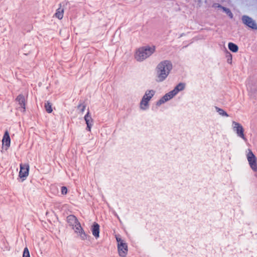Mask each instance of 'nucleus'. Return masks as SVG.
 I'll use <instances>...</instances> for the list:
<instances>
[{
  "mask_svg": "<svg viewBox=\"0 0 257 257\" xmlns=\"http://www.w3.org/2000/svg\"><path fill=\"white\" fill-rule=\"evenodd\" d=\"M155 94V91L151 90H148L146 92L145 94L143 96V98H146L145 99L150 101L151 98L153 96V95Z\"/></svg>",
  "mask_w": 257,
  "mask_h": 257,
  "instance_id": "obj_15",
  "label": "nucleus"
},
{
  "mask_svg": "<svg viewBox=\"0 0 257 257\" xmlns=\"http://www.w3.org/2000/svg\"><path fill=\"white\" fill-rule=\"evenodd\" d=\"M146 98L142 99L140 103V108L141 109L145 110L148 108L149 106V101L145 99Z\"/></svg>",
  "mask_w": 257,
  "mask_h": 257,
  "instance_id": "obj_16",
  "label": "nucleus"
},
{
  "mask_svg": "<svg viewBox=\"0 0 257 257\" xmlns=\"http://www.w3.org/2000/svg\"><path fill=\"white\" fill-rule=\"evenodd\" d=\"M16 101L22 108L23 111L25 112L26 110V100L25 96L22 94H20L16 98Z\"/></svg>",
  "mask_w": 257,
  "mask_h": 257,
  "instance_id": "obj_10",
  "label": "nucleus"
},
{
  "mask_svg": "<svg viewBox=\"0 0 257 257\" xmlns=\"http://www.w3.org/2000/svg\"><path fill=\"white\" fill-rule=\"evenodd\" d=\"M86 123L87 124V129L89 131H91V127L93 124V119L91 118L89 112L86 114L84 117Z\"/></svg>",
  "mask_w": 257,
  "mask_h": 257,
  "instance_id": "obj_13",
  "label": "nucleus"
},
{
  "mask_svg": "<svg viewBox=\"0 0 257 257\" xmlns=\"http://www.w3.org/2000/svg\"><path fill=\"white\" fill-rule=\"evenodd\" d=\"M23 257H30L29 251L27 247H25L24 249Z\"/></svg>",
  "mask_w": 257,
  "mask_h": 257,
  "instance_id": "obj_22",
  "label": "nucleus"
},
{
  "mask_svg": "<svg viewBox=\"0 0 257 257\" xmlns=\"http://www.w3.org/2000/svg\"><path fill=\"white\" fill-rule=\"evenodd\" d=\"M221 8L222 9L223 11L225 12L230 18H232L233 15L228 9L225 8L224 7H221Z\"/></svg>",
  "mask_w": 257,
  "mask_h": 257,
  "instance_id": "obj_20",
  "label": "nucleus"
},
{
  "mask_svg": "<svg viewBox=\"0 0 257 257\" xmlns=\"http://www.w3.org/2000/svg\"><path fill=\"white\" fill-rule=\"evenodd\" d=\"M67 222L72 229H74L77 227H80V223L77 217L74 215H69L67 217Z\"/></svg>",
  "mask_w": 257,
  "mask_h": 257,
  "instance_id": "obj_8",
  "label": "nucleus"
},
{
  "mask_svg": "<svg viewBox=\"0 0 257 257\" xmlns=\"http://www.w3.org/2000/svg\"><path fill=\"white\" fill-rule=\"evenodd\" d=\"M11 139L8 132H5L2 140L3 145H10Z\"/></svg>",
  "mask_w": 257,
  "mask_h": 257,
  "instance_id": "obj_14",
  "label": "nucleus"
},
{
  "mask_svg": "<svg viewBox=\"0 0 257 257\" xmlns=\"http://www.w3.org/2000/svg\"><path fill=\"white\" fill-rule=\"evenodd\" d=\"M99 225L95 222L93 223L91 227V231L92 234L96 239L99 237Z\"/></svg>",
  "mask_w": 257,
  "mask_h": 257,
  "instance_id": "obj_11",
  "label": "nucleus"
},
{
  "mask_svg": "<svg viewBox=\"0 0 257 257\" xmlns=\"http://www.w3.org/2000/svg\"><path fill=\"white\" fill-rule=\"evenodd\" d=\"M185 84L184 83H179L177 86L175 87L173 90L170 91L168 93H167L160 100H159L157 103V105H160L162 103L170 100L174 96L177 94L179 91L183 90Z\"/></svg>",
  "mask_w": 257,
  "mask_h": 257,
  "instance_id": "obj_3",
  "label": "nucleus"
},
{
  "mask_svg": "<svg viewBox=\"0 0 257 257\" xmlns=\"http://www.w3.org/2000/svg\"><path fill=\"white\" fill-rule=\"evenodd\" d=\"M231 58H230V61H229V60H228V62L229 63H231Z\"/></svg>",
  "mask_w": 257,
  "mask_h": 257,
  "instance_id": "obj_26",
  "label": "nucleus"
},
{
  "mask_svg": "<svg viewBox=\"0 0 257 257\" xmlns=\"http://www.w3.org/2000/svg\"><path fill=\"white\" fill-rule=\"evenodd\" d=\"M61 193L63 195H65L67 193V188L65 186H62L61 187Z\"/></svg>",
  "mask_w": 257,
  "mask_h": 257,
  "instance_id": "obj_23",
  "label": "nucleus"
},
{
  "mask_svg": "<svg viewBox=\"0 0 257 257\" xmlns=\"http://www.w3.org/2000/svg\"><path fill=\"white\" fill-rule=\"evenodd\" d=\"M64 10L61 8H59L57 10L56 13L55 14V17L59 20H61L63 17Z\"/></svg>",
  "mask_w": 257,
  "mask_h": 257,
  "instance_id": "obj_17",
  "label": "nucleus"
},
{
  "mask_svg": "<svg viewBox=\"0 0 257 257\" xmlns=\"http://www.w3.org/2000/svg\"><path fill=\"white\" fill-rule=\"evenodd\" d=\"M156 51V46L154 45H146L137 48L134 52L135 59L141 62L151 57Z\"/></svg>",
  "mask_w": 257,
  "mask_h": 257,
  "instance_id": "obj_1",
  "label": "nucleus"
},
{
  "mask_svg": "<svg viewBox=\"0 0 257 257\" xmlns=\"http://www.w3.org/2000/svg\"><path fill=\"white\" fill-rule=\"evenodd\" d=\"M172 68V65L169 61L164 60L159 63L157 66L156 81L161 82L164 80L169 75Z\"/></svg>",
  "mask_w": 257,
  "mask_h": 257,
  "instance_id": "obj_2",
  "label": "nucleus"
},
{
  "mask_svg": "<svg viewBox=\"0 0 257 257\" xmlns=\"http://www.w3.org/2000/svg\"><path fill=\"white\" fill-rule=\"evenodd\" d=\"M85 108V105L83 104H79L77 106V109H78L79 112H80V113L83 112L84 111Z\"/></svg>",
  "mask_w": 257,
  "mask_h": 257,
  "instance_id": "obj_21",
  "label": "nucleus"
},
{
  "mask_svg": "<svg viewBox=\"0 0 257 257\" xmlns=\"http://www.w3.org/2000/svg\"><path fill=\"white\" fill-rule=\"evenodd\" d=\"M75 233H76L81 238L82 240H85L87 238V234L84 232L83 229L80 225V227H77L74 229Z\"/></svg>",
  "mask_w": 257,
  "mask_h": 257,
  "instance_id": "obj_12",
  "label": "nucleus"
},
{
  "mask_svg": "<svg viewBox=\"0 0 257 257\" xmlns=\"http://www.w3.org/2000/svg\"><path fill=\"white\" fill-rule=\"evenodd\" d=\"M10 146H2V152L7 151Z\"/></svg>",
  "mask_w": 257,
  "mask_h": 257,
  "instance_id": "obj_24",
  "label": "nucleus"
},
{
  "mask_svg": "<svg viewBox=\"0 0 257 257\" xmlns=\"http://www.w3.org/2000/svg\"><path fill=\"white\" fill-rule=\"evenodd\" d=\"M232 125L233 131L236 133L237 135L243 140H245L244 129L242 126L236 121H232Z\"/></svg>",
  "mask_w": 257,
  "mask_h": 257,
  "instance_id": "obj_7",
  "label": "nucleus"
},
{
  "mask_svg": "<svg viewBox=\"0 0 257 257\" xmlns=\"http://www.w3.org/2000/svg\"><path fill=\"white\" fill-rule=\"evenodd\" d=\"M117 242V250L118 254L121 257H125L127 254L128 247L125 243L119 236H115Z\"/></svg>",
  "mask_w": 257,
  "mask_h": 257,
  "instance_id": "obj_4",
  "label": "nucleus"
},
{
  "mask_svg": "<svg viewBox=\"0 0 257 257\" xmlns=\"http://www.w3.org/2000/svg\"><path fill=\"white\" fill-rule=\"evenodd\" d=\"M242 21L243 23L249 27L254 29H257V25L252 19L247 16H244L242 17Z\"/></svg>",
  "mask_w": 257,
  "mask_h": 257,
  "instance_id": "obj_9",
  "label": "nucleus"
},
{
  "mask_svg": "<svg viewBox=\"0 0 257 257\" xmlns=\"http://www.w3.org/2000/svg\"><path fill=\"white\" fill-rule=\"evenodd\" d=\"M219 113L221 115H225L226 116H228V114L222 109L219 110Z\"/></svg>",
  "mask_w": 257,
  "mask_h": 257,
  "instance_id": "obj_25",
  "label": "nucleus"
},
{
  "mask_svg": "<svg viewBox=\"0 0 257 257\" xmlns=\"http://www.w3.org/2000/svg\"><path fill=\"white\" fill-rule=\"evenodd\" d=\"M20 170L19 173V177L23 182L26 179V178L29 175V165L28 164H21L20 165Z\"/></svg>",
  "mask_w": 257,
  "mask_h": 257,
  "instance_id": "obj_6",
  "label": "nucleus"
},
{
  "mask_svg": "<svg viewBox=\"0 0 257 257\" xmlns=\"http://www.w3.org/2000/svg\"><path fill=\"white\" fill-rule=\"evenodd\" d=\"M228 48L233 52H236L238 50V46L235 44L231 42L228 43Z\"/></svg>",
  "mask_w": 257,
  "mask_h": 257,
  "instance_id": "obj_18",
  "label": "nucleus"
},
{
  "mask_svg": "<svg viewBox=\"0 0 257 257\" xmlns=\"http://www.w3.org/2000/svg\"><path fill=\"white\" fill-rule=\"evenodd\" d=\"M45 107L46 110L47 111V112L48 113H51L52 112L53 109H52V104L49 102L48 101L45 104Z\"/></svg>",
  "mask_w": 257,
  "mask_h": 257,
  "instance_id": "obj_19",
  "label": "nucleus"
},
{
  "mask_svg": "<svg viewBox=\"0 0 257 257\" xmlns=\"http://www.w3.org/2000/svg\"><path fill=\"white\" fill-rule=\"evenodd\" d=\"M247 151L246 158L249 165L254 172H257V162L256 157L250 149H248Z\"/></svg>",
  "mask_w": 257,
  "mask_h": 257,
  "instance_id": "obj_5",
  "label": "nucleus"
}]
</instances>
